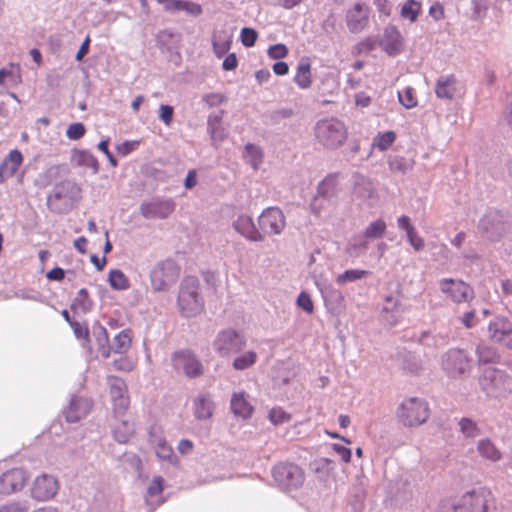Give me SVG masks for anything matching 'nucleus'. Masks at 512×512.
Wrapping results in <instances>:
<instances>
[{
  "label": "nucleus",
  "instance_id": "nucleus-1",
  "mask_svg": "<svg viewBox=\"0 0 512 512\" xmlns=\"http://www.w3.org/2000/svg\"><path fill=\"white\" fill-rule=\"evenodd\" d=\"M314 135L321 146L334 150L346 142L348 131L342 121L336 118H326L316 123Z\"/></svg>",
  "mask_w": 512,
  "mask_h": 512
},
{
  "label": "nucleus",
  "instance_id": "nucleus-2",
  "mask_svg": "<svg viewBox=\"0 0 512 512\" xmlns=\"http://www.w3.org/2000/svg\"><path fill=\"white\" fill-rule=\"evenodd\" d=\"M200 283L197 277H185L179 287L178 307L180 312L186 316H196L202 312L204 301L200 293Z\"/></svg>",
  "mask_w": 512,
  "mask_h": 512
},
{
  "label": "nucleus",
  "instance_id": "nucleus-3",
  "mask_svg": "<svg viewBox=\"0 0 512 512\" xmlns=\"http://www.w3.org/2000/svg\"><path fill=\"white\" fill-rule=\"evenodd\" d=\"M428 417L427 403L416 397L404 400L398 409V418L405 426L421 425Z\"/></svg>",
  "mask_w": 512,
  "mask_h": 512
},
{
  "label": "nucleus",
  "instance_id": "nucleus-4",
  "mask_svg": "<svg viewBox=\"0 0 512 512\" xmlns=\"http://www.w3.org/2000/svg\"><path fill=\"white\" fill-rule=\"evenodd\" d=\"M272 475L279 486L287 490L299 488L305 479L302 468L289 462H281L275 465Z\"/></svg>",
  "mask_w": 512,
  "mask_h": 512
},
{
  "label": "nucleus",
  "instance_id": "nucleus-5",
  "mask_svg": "<svg viewBox=\"0 0 512 512\" xmlns=\"http://www.w3.org/2000/svg\"><path fill=\"white\" fill-rule=\"evenodd\" d=\"M245 345V337L231 328L220 331L213 342L214 350L221 357H229L241 351Z\"/></svg>",
  "mask_w": 512,
  "mask_h": 512
},
{
  "label": "nucleus",
  "instance_id": "nucleus-6",
  "mask_svg": "<svg viewBox=\"0 0 512 512\" xmlns=\"http://www.w3.org/2000/svg\"><path fill=\"white\" fill-rule=\"evenodd\" d=\"M180 269L174 261L167 259L159 262L151 271L150 280L154 291H165L176 281Z\"/></svg>",
  "mask_w": 512,
  "mask_h": 512
},
{
  "label": "nucleus",
  "instance_id": "nucleus-7",
  "mask_svg": "<svg viewBox=\"0 0 512 512\" xmlns=\"http://www.w3.org/2000/svg\"><path fill=\"white\" fill-rule=\"evenodd\" d=\"M29 475L23 468H12L0 475V495L7 496L21 491Z\"/></svg>",
  "mask_w": 512,
  "mask_h": 512
},
{
  "label": "nucleus",
  "instance_id": "nucleus-8",
  "mask_svg": "<svg viewBox=\"0 0 512 512\" xmlns=\"http://www.w3.org/2000/svg\"><path fill=\"white\" fill-rule=\"evenodd\" d=\"M439 285L441 291L455 303L469 302L474 297L473 289L461 280L446 278Z\"/></svg>",
  "mask_w": 512,
  "mask_h": 512
},
{
  "label": "nucleus",
  "instance_id": "nucleus-9",
  "mask_svg": "<svg viewBox=\"0 0 512 512\" xmlns=\"http://www.w3.org/2000/svg\"><path fill=\"white\" fill-rule=\"evenodd\" d=\"M285 225V216L279 208H267L259 216V226L268 235L280 234Z\"/></svg>",
  "mask_w": 512,
  "mask_h": 512
},
{
  "label": "nucleus",
  "instance_id": "nucleus-10",
  "mask_svg": "<svg viewBox=\"0 0 512 512\" xmlns=\"http://www.w3.org/2000/svg\"><path fill=\"white\" fill-rule=\"evenodd\" d=\"M58 489L59 485L56 478L43 474L34 480L31 487V496L37 501H48L57 494Z\"/></svg>",
  "mask_w": 512,
  "mask_h": 512
},
{
  "label": "nucleus",
  "instance_id": "nucleus-11",
  "mask_svg": "<svg viewBox=\"0 0 512 512\" xmlns=\"http://www.w3.org/2000/svg\"><path fill=\"white\" fill-rule=\"evenodd\" d=\"M173 364L176 368H182L189 378L203 374V366L197 357L190 351H180L173 355Z\"/></svg>",
  "mask_w": 512,
  "mask_h": 512
},
{
  "label": "nucleus",
  "instance_id": "nucleus-12",
  "mask_svg": "<svg viewBox=\"0 0 512 512\" xmlns=\"http://www.w3.org/2000/svg\"><path fill=\"white\" fill-rule=\"evenodd\" d=\"M174 209L175 203L172 200H155L143 203L140 207V212L147 219H165Z\"/></svg>",
  "mask_w": 512,
  "mask_h": 512
},
{
  "label": "nucleus",
  "instance_id": "nucleus-13",
  "mask_svg": "<svg viewBox=\"0 0 512 512\" xmlns=\"http://www.w3.org/2000/svg\"><path fill=\"white\" fill-rule=\"evenodd\" d=\"M445 369L453 376L461 375L469 370L470 361L463 350L452 349L444 359Z\"/></svg>",
  "mask_w": 512,
  "mask_h": 512
},
{
  "label": "nucleus",
  "instance_id": "nucleus-14",
  "mask_svg": "<svg viewBox=\"0 0 512 512\" xmlns=\"http://www.w3.org/2000/svg\"><path fill=\"white\" fill-rule=\"evenodd\" d=\"M348 29L353 33L362 31L368 23V9L364 4L356 3L346 13Z\"/></svg>",
  "mask_w": 512,
  "mask_h": 512
},
{
  "label": "nucleus",
  "instance_id": "nucleus-15",
  "mask_svg": "<svg viewBox=\"0 0 512 512\" xmlns=\"http://www.w3.org/2000/svg\"><path fill=\"white\" fill-rule=\"evenodd\" d=\"M112 432L116 441L127 443L135 433V425L132 418L129 415L114 418Z\"/></svg>",
  "mask_w": 512,
  "mask_h": 512
},
{
  "label": "nucleus",
  "instance_id": "nucleus-16",
  "mask_svg": "<svg viewBox=\"0 0 512 512\" xmlns=\"http://www.w3.org/2000/svg\"><path fill=\"white\" fill-rule=\"evenodd\" d=\"M23 163V156L18 149L11 150L0 164V183L15 175Z\"/></svg>",
  "mask_w": 512,
  "mask_h": 512
},
{
  "label": "nucleus",
  "instance_id": "nucleus-17",
  "mask_svg": "<svg viewBox=\"0 0 512 512\" xmlns=\"http://www.w3.org/2000/svg\"><path fill=\"white\" fill-rule=\"evenodd\" d=\"M92 409V402L84 398H73L66 408L64 414L68 422H78L85 417Z\"/></svg>",
  "mask_w": 512,
  "mask_h": 512
},
{
  "label": "nucleus",
  "instance_id": "nucleus-18",
  "mask_svg": "<svg viewBox=\"0 0 512 512\" xmlns=\"http://www.w3.org/2000/svg\"><path fill=\"white\" fill-rule=\"evenodd\" d=\"M234 228L245 238L251 241H262L263 235L256 228L253 219L248 215H240L234 222Z\"/></svg>",
  "mask_w": 512,
  "mask_h": 512
},
{
  "label": "nucleus",
  "instance_id": "nucleus-19",
  "mask_svg": "<svg viewBox=\"0 0 512 512\" xmlns=\"http://www.w3.org/2000/svg\"><path fill=\"white\" fill-rule=\"evenodd\" d=\"M131 342L132 331L130 329L122 330L114 337L111 347H102L101 354L104 358H108L111 351L119 354L125 353L130 348Z\"/></svg>",
  "mask_w": 512,
  "mask_h": 512
},
{
  "label": "nucleus",
  "instance_id": "nucleus-20",
  "mask_svg": "<svg viewBox=\"0 0 512 512\" xmlns=\"http://www.w3.org/2000/svg\"><path fill=\"white\" fill-rule=\"evenodd\" d=\"M231 410L232 412L243 419H248L254 412V407L248 400V395L241 391L236 392L231 398Z\"/></svg>",
  "mask_w": 512,
  "mask_h": 512
},
{
  "label": "nucleus",
  "instance_id": "nucleus-21",
  "mask_svg": "<svg viewBox=\"0 0 512 512\" xmlns=\"http://www.w3.org/2000/svg\"><path fill=\"white\" fill-rule=\"evenodd\" d=\"M459 89V84L454 75L440 77L436 83V95L442 99H453Z\"/></svg>",
  "mask_w": 512,
  "mask_h": 512
},
{
  "label": "nucleus",
  "instance_id": "nucleus-22",
  "mask_svg": "<svg viewBox=\"0 0 512 512\" xmlns=\"http://www.w3.org/2000/svg\"><path fill=\"white\" fill-rule=\"evenodd\" d=\"M232 36L225 30H215L212 36L213 51L218 58L224 56L231 48Z\"/></svg>",
  "mask_w": 512,
  "mask_h": 512
},
{
  "label": "nucleus",
  "instance_id": "nucleus-23",
  "mask_svg": "<svg viewBox=\"0 0 512 512\" xmlns=\"http://www.w3.org/2000/svg\"><path fill=\"white\" fill-rule=\"evenodd\" d=\"M294 82L301 89H308L312 84L311 63L309 58H303L299 61Z\"/></svg>",
  "mask_w": 512,
  "mask_h": 512
},
{
  "label": "nucleus",
  "instance_id": "nucleus-24",
  "mask_svg": "<svg viewBox=\"0 0 512 512\" xmlns=\"http://www.w3.org/2000/svg\"><path fill=\"white\" fill-rule=\"evenodd\" d=\"M71 161L76 166L90 168L93 173H97L99 170L97 158L87 150H73Z\"/></svg>",
  "mask_w": 512,
  "mask_h": 512
},
{
  "label": "nucleus",
  "instance_id": "nucleus-25",
  "mask_svg": "<svg viewBox=\"0 0 512 512\" xmlns=\"http://www.w3.org/2000/svg\"><path fill=\"white\" fill-rule=\"evenodd\" d=\"M382 47L389 55H397L403 49V38L399 31L392 29L387 31L382 41Z\"/></svg>",
  "mask_w": 512,
  "mask_h": 512
},
{
  "label": "nucleus",
  "instance_id": "nucleus-26",
  "mask_svg": "<svg viewBox=\"0 0 512 512\" xmlns=\"http://www.w3.org/2000/svg\"><path fill=\"white\" fill-rule=\"evenodd\" d=\"M489 331L492 340L500 343L508 337V331H512V326L505 319H496L490 323Z\"/></svg>",
  "mask_w": 512,
  "mask_h": 512
},
{
  "label": "nucleus",
  "instance_id": "nucleus-27",
  "mask_svg": "<svg viewBox=\"0 0 512 512\" xmlns=\"http://www.w3.org/2000/svg\"><path fill=\"white\" fill-rule=\"evenodd\" d=\"M154 450L159 460L167 461L173 465L178 463V459L174 454L173 448L166 442L165 439H159L154 445Z\"/></svg>",
  "mask_w": 512,
  "mask_h": 512
},
{
  "label": "nucleus",
  "instance_id": "nucleus-28",
  "mask_svg": "<svg viewBox=\"0 0 512 512\" xmlns=\"http://www.w3.org/2000/svg\"><path fill=\"white\" fill-rule=\"evenodd\" d=\"M109 381V395L112 400H118L124 397H129L126 383L118 378L111 376Z\"/></svg>",
  "mask_w": 512,
  "mask_h": 512
},
{
  "label": "nucleus",
  "instance_id": "nucleus-29",
  "mask_svg": "<svg viewBox=\"0 0 512 512\" xmlns=\"http://www.w3.org/2000/svg\"><path fill=\"white\" fill-rule=\"evenodd\" d=\"M396 140V133L394 131L379 132L372 142V148L379 151L388 150Z\"/></svg>",
  "mask_w": 512,
  "mask_h": 512
},
{
  "label": "nucleus",
  "instance_id": "nucleus-30",
  "mask_svg": "<svg viewBox=\"0 0 512 512\" xmlns=\"http://www.w3.org/2000/svg\"><path fill=\"white\" fill-rule=\"evenodd\" d=\"M421 13V3L416 0H407L401 7V16L415 22Z\"/></svg>",
  "mask_w": 512,
  "mask_h": 512
},
{
  "label": "nucleus",
  "instance_id": "nucleus-31",
  "mask_svg": "<svg viewBox=\"0 0 512 512\" xmlns=\"http://www.w3.org/2000/svg\"><path fill=\"white\" fill-rule=\"evenodd\" d=\"M212 413L213 404L209 399L199 397L195 400V415L198 419H208L212 416Z\"/></svg>",
  "mask_w": 512,
  "mask_h": 512
},
{
  "label": "nucleus",
  "instance_id": "nucleus-32",
  "mask_svg": "<svg viewBox=\"0 0 512 512\" xmlns=\"http://www.w3.org/2000/svg\"><path fill=\"white\" fill-rule=\"evenodd\" d=\"M257 361V354L254 351H247L236 357L233 361V368L236 370H245L253 366Z\"/></svg>",
  "mask_w": 512,
  "mask_h": 512
},
{
  "label": "nucleus",
  "instance_id": "nucleus-33",
  "mask_svg": "<svg viewBox=\"0 0 512 512\" xmlns=\"http://www.w3.org/2000/svg\"><path fill=\"white\" fill-rule=\"evenodd\" d=\"M480 454L492 461H497L501 458L500 451L488 440L480 441L478 444Z\"/></svg>",
  "mask_w": 512,
  "mask_h": 512
},
{
  "label": "nucleus",
  "instance_id": "nucleus-34",
  "mask_svg": "<svg viewBox=\"0 0 512 512\" xmlns=\"http://www.w3.org/2000/svg\"><path fill=\"white\" fill-rule=\"evenodd\" d=\"M245 158L254 169H257L262 162L263 154L258 146L247 144L245 146Z\"/></svg>",
  "mask_w": 512,
  "mask_h": 512
},
{
  "label": "nucleus",
  "instance_id": "nucleus-35",
  "mask_svg": "<svg viewBox=\"0 0 512 512\" xmlns=\"http://www.w3.org/2000/svg\"><path fill=\"white\" fill-rule=\"evenodd\" d=\"M386 231V223L378 219L368 225L364 231L366 238H381Z\"/></svg>",
  "mask_w": 512,
  "mask_h": 512
},
{
  "label": "nucleus",
  "instance_id": "nucleus-36",
  "mask_svg": "<svg viewBox=\"0 0 512 512\" xmlns=\"http://www.w3.org/2000/svg\"><path fill=\"white\" fill-rule=\"evenodd\" d=\"M109 283L111 287L119 290L127 289L129 281L124 273L120 270H112L109 274Z\"/></svg>",
  "mask_w": 512,
  "mask_h": 512
},
{
  "label": "nucleus",
  "instance_id": "nucleus-37",
  "mask_svg": "<svg viewBox=\"0 0 512 512\" xmlns=\"http://www.w3.org/2000/svg\"><path fill=\"white\" fill-rule=\"evenodd\" d=\"M369 272L360 269L346 270L344 273L337 276V283L344 284L346 282H353L365 277Z\"/></svg>",
  "mask_w": 512,
  "mask_h": 512
},
{
  "label": "nucleus",
  "instance_id": "nucleus-38",
  "mask_svg": "<svg viewBox=\"0 0 512 512\" xmlns=\"http://www.w3.org/2000/svg\"><path fill=\"white\" fill-rule=\"evenodd\" d=\"M130 406V397H124L118 400H112L113 418L124 417Z\"/></svg>",
  "mask_w": 512,
  "mask_h": 512
},
{
  "label": "nucleus",
  "instance_id": "nucleus-39",
  "mask_svg": "<svg viewBox=\"0 0 512 512\" xmlns=\"http://www.w3.org/2000/svg\"><path fill=\"white\" fill-rule=\"evenodd\" d=\"M268 418L272 424L280 425L290 421L291 415L281 407H273L269 412Z\"/></svg>",
  "mask_w": 512,
  "mask_h": 512
},
{
  "label": "nucleus",
  "instance_id": "nucleus-40",
  "mask_svg": "<svg viewBox=\"0 0 512 512\" xmlns=\"http://www.w3.org/2000/svg\"><path fill=\"white\" fill-rule=\"evenodd\" d=\"M399 101L405 108H413L417 105V98L412 88H406L403 92H399Z\"/></svg>",
  "mask_w": 512,
  "mask_h": 512
},
{
  "label": "nucleus",
  "instance_id": "nucleus-41",
  "mask_svg": "<svg viewBox=\"0 0 512 512\" xmlns=\"http://www.w3.org/2000/svg\"><path fill=\"white\" fill-rule=\"evenodd\" d=\"M90 307V299L88 291L85 288L79 290L76 298L73 301V309H82L83 311L88 310Z\"/></svg>",
  "mask_w": 512,
  "mask_h": 512
},
{
  "label": "nucleus",
  "instance_id": "nucleus-42",
  "mask_svg": "<svg viewBox=\"0 0 512 512\" xmlns=\"http://www.w3.org/2000/svg\"><path fill=\"white\" fill-rule=\"evenodd\" d=\"M258 38V33L253 28L245 27L241 30L240 39L245 47H252L255 45Z\"/></svg>",
  "mask_w": 512,
  "mask_h": 512
},
{
  "label": "nucleus",
  "instance_id": "nucleus-43",
  "mask_svg": "<svg viewBox=\"0 0 512 512\" xmlns=\"http://www.w3.org/2000/svg\"><path fill=\"white\" fill-rule=\"evenodd\" d=\"M86 128L80 123H72L68 126L66 131V136L71 140H78L85 135Z\"/></svg>",
  "mask_w": 512,
  "mask_h": 512
},
{
  "label": "nucleus",
  "instance_id": "nucleus-44",
  "mask_svg": "<svg viewBox=\"0 0 512 512\" xmlns=\"http://www.w3.org/2000/svg\"><path fill=\"white\" fill-rule=\"evenodd\" d=\"M140 143V140L124 141L116 146V151L121 156H127L131 152L135 151L139 147Z\"/></svg>",
  "mask_w": 512,
  "mask_h": 512
},
{
  "label": "nucleus",
  "instance_id": "nucleus-45",
  "mask_svg": "<svg viewBox=\"0 0 512 512\" xmlns=\"http://www.w3.org/2000/svg\"><path fill=\"white\" fill-rule=\"evenodd\" d=\"M460 427L466 437H475L478 435L477 425L470 419L463 418L460 421Z\"/></svg>",
  "mask_w": 512,
  "mask_h": 512
},
{
  "label": "nucleus",
  "instance_id": "nucleus-46",
  "mask_svg": "<svg viewBox=\"0 0 512 512\" xmlns=\"http://www.w3.org/2000/svg\"><path fill=\"white\" fill-rule=\"evenodd\" d=\"M477 353L479 361L483 363L494 362L497 357L495 351L487 346H478Z\"/></svg>",
  "mask_w": 512,
  "mask_h": 512
},
{
  "label": "nucleus",
  "instance_id": "nucleus-47",
  "mask_svg": "<svg viewBox=\"0 0 512 512\" xmlns=\"http://www.w3.org/2000/svg\"><path fill=\"white\" fill-rule=\"evenodd\" d=\"M288 55V48L284 44H275L269 47L268 56L272 59H282Z\"/></svg>",
  "mask_w": 512,
  "mask_h": 512
},
{
  "label": "nucleus",
  "instance_id": "nucleus-48",
  "mask_svg": "<svg viewBox=\"0 0 512 512\" xmlns=\"http://www.w3.org/2000/svg\"><path fill=\"white\" fill-rule=\"evenodd\" d=\"M174 109L170 105H160L159 107V118L166 125L170 126L173 121Z\"/></svg>",
  "mask_w": 512,
  "mask_h": 512
},
{
  "label": "nucleus",
  "instance_id": "nucleus-49",
  "mask_svg": "<svg viewBox=\"0 0 512 512\" xmlns=\"http://www.w3.org/2000/svg\"><path fill=\"white\" fill-rule=\"evenodd\" d=\"M297 304L307 313L311 314L314 310L313 301L309 294L301 292L297 298Z\"/></svg>",
  "mask_w": 512,
  "mask_h": 512
},
{
  "label": "nucleus",
  "instance_id": "nucleus-50",
  "mask_svg": "<svg viewBox=\"0 0 512 512\" xmlns=\"http://www.w3.org/2000/svg\"><path fill=\"white\" fill-rule=\"evenodd\" d=\"M203 101L209 107H215L223 104L226 101V97L221 93H209L203 96Z\"/></svg>",
  "mask_w": 512,
  "mask_h": 512
},
{
  "label": "nucleus",
  "instance_id": "nucleus-51",
  "mask_svg": "<svg viewBox=\"0 0 512 512\" xmlns=\"http://www.w3.org/2000/svg\"><path fill=\"white\" fill-rule=\"evenodd\" d=\"M27 505L21 502L12 501L0 507V512H28Z\"/></svg>",
  "mask_w": 512,
  "mask_h": 512
},
{
  "label": "nucleus",
  "instance_id": "nucleus-52",
  "mask_svg": "<svg viewBox=\"0 0 512 512\" xmlns=\"http://www.w3.org/2000/svg\"><path fill=\"white\" fill-rule=\"evenodd\" d=\"M181 11H185L188 14L198 16L202 13V7L198 3L182 0Z\"/></svg>",
  "mask_w": 512,
  "mask_h": 512
},
{
  "label": "nucleus",
  "instance_id": "nucleus-53",
  "mask_svg": "<svg viewBox=\"0 0 512 512\" xmlns=\"http://www.w3.org/2000/svg\"><path fill=\"white\" fill-rule=\"evenodd\" d=\"M163 478L160 476H156L152 479L149 487H148V494L150 496H156L162 493L163 491Z\"/></svg>",
  "mask_w": 512,
  "mask_h": 512
},
{
  "label": "nucleus",
  "instance_id": "nucleus-54",
  "mask_svg": "<svg viewBox=\"0 0 512 512\" xmlns=\"http://www.w3.org/2000/svg\"><path fill=\"white\" fill-rule=\"evenodd\" d=\"M429 15L435 20L440 21L445 17V10L441 3L435 2L429 8Z\"/></svg>",
  "mask_w": 512,
  "mask_h": 512
},
{
  "label": "nucleus",
  "instance_id": "nucleus-55",
  "mask_svg": "<svg viewBox=\"0 0 512 512\" xmlns=\"http://www.w3.org/2000/svg\"><path fill=\"white\" fill-rule=\"evenodd\" d=\"M113 366L116 370L129 372L133 369L134 364L126 357H120L113 362Z\"/></svg>",
  "mask_w": 512,
  "mask_h": 512
},
{
  "label": "nucleus",
  "instance_id": "nucleus-56",
  "mask_svg": "<svg viewBox=\"0 0 512 512\" xmlns=\"http://www.w3.org/2000/svg\"><path fill=\"white\" fill-rule=\"evenodd\" d=\"M167 12L181 11L182 0H157Z\"/></svg>",
  "mask_w": 512,
  "mask_h": 512
},
{
  "label": "nucleus",
  "instance_id": "nucleus-57",
  "mask_svg": "<svg viewBox=\"0 0 512 512\" xmlns=\"http://www.w3.org/2000/svg\"><path fill=\"white\" fill-rule=\"evenodd\" d=\"M407 237L409 243L413 246L415 250L419 251L424 247V240L417 234L415 229L407 233Z\"/></svg>",
  "mask_w": 512,
  "mask_h": 512
},
{
  "label": "nucleus",
  "instance_id": "nucleus-58",
  "mask_svg": "<svg viewBox=\"0 0 512 512\" xmlns=\"http://www.w3.org/2000/svg\"><path fill=\"white\" fill-rule=\"evenodd\" d=\"M333 450L340 456L342 461L348 463L351 461V449L341 446L339 444H333Z\"/></svg>",
  "mask_w": 512,
  "mask_h": 512
},
{
  "label": "nucleus",
  "instance_id": "nucleus-59",
  "mask_svg": "<svg viewBox=\"0 0 512 512\" xmlns=\"http://www.w3.org/2000/svg\"><path fill=\"white\" fill-rule=\"evenodd\" d=\"M368 248V242L365 240L360 241L359 243L351 244L347 251L350 255H359L360 253L366 251Z\"/></svg>",
  "mask_w": 512,
  "mask_h": 512
},
{
  "label": "nucleus",
  "instance_id": "nucleus-60",
  "mask_svg": "<svg viewBox=\"0 0 512 512\" xmlns=\"http://www.w3.org/2000/svg\"><path fill=\"white\" fill-rule=\"evenodd\" d=\"M385 303L384 311L386 312L397 311L401 305L400 301L392 295L386 296Z\"/></svg>",
  "mask_w": 512,
  "mask_h": 512
},
{
  "label": "nucleus",
  "instance_id": "nucleus-61",
  "mask_svg": "<svg viewBox=\"0 0 512 512\" xmlns=\"http://www.w3.org/2000/svg\"><path fill=\"white\" fill-rule=\"evenodd\" d=\"M237 65H238V60H237L236 55L234 53H230L225 57L222 67L226 71H231V70L236 69Z\"/></svg>",
  "mask_w": 512,
  "mask_h": 512
},
{
  "label": "nucleus",
  "instance_id": "nucleus-62",
  "mask_svg": "<svg viewBox=\"0 0 512 512\" xmlns=\"http://www.w3.org/2000/svg\"><path fill=\"white\" fill-rule=\"evenodd\" d=\"M64 277L65 271L60 267H55L46 274V278L50 281H62Z\"/></svg>",
  "mask_w": 512,
  "mask_h": 512
},
{
  "label": "nucleus",
  "instance_id": "nucleus-63",
  "mask_svg": "<svg viewBox=\"0 0 512 512\" xmlns=\"http://www.w3.org/2000/svg\"><path fill=\"white\" fill-rule=\"evenodd\" d=\"M374 5L377 7L379 13L389 16L391 13V7L388 0H373Z\"/></svg>",
  "mask_w": 512,
  "mask_h": 512
},
{
  "label": "nucleus",
  "instance_id": "nucleus-64",
  "mask_svg": "<svg viewBox=\"0 0 512 512\" xmlns=\"http://www.w3.org/2000/svg\"><path fill=\"white\" fill-rule=\"evenodd\" d=\"M273 72L276 75L284 76V75L288 74L289 66L286 62H283V61L276 62L273 65Z\"/></svg>",
  "mask_w": 512,
  "mask_h": 512
}]
</instances>
